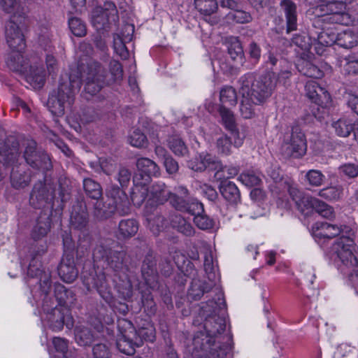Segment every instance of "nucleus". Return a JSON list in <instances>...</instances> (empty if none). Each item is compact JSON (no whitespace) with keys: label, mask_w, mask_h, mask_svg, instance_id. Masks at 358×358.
<instances>
[{"label":"nucleus","mask_w":358,"mask_h":358,"mask_svg":"<svg viewBox=\"0 0 358 358\" xmlns=\"http://www.w3.org/2000/svg\"><path fill=\"white\" fill-rule=\"evenodd\" d=\"M85 62L81 60L78 69L86 74L85 91L90 95L97 94L106 85L121 80L123 78L122 66L118 61L110 62L111 78H107L106 69L98 62L91 59H85Z\"/></svg>","instance_id":"1"},{"label":"nucleus","mask_w":358,"mask_h":358,"mask_svg":"<svg viewBox=\"0 0 358 358\" xmlns=\"http://www.w3.org/2000/svg\"><path fill=\"white\" fill-rule=\"evenodd\" d=\"M82 78L85 79V77L74 70L61 75L57 90L52 92L48 100V106L52 113L62 115L65 108L73 105L76 94L80 91Z\"/></svg>","instance_id":"2"},{"label":"nucleus","mask_w":358,"mask_h":358,"mask_svg":"<svg viewBox=\"0 0 358 358\" xmlns=\"http://www.w3.org/2000/svg\"><path fill=\"white\" fill-rule=\"evenodd\" d=\"M95 262H103V267L116 274L129 269V256L122 246L115 240L101 238L93 250Z\"/></svg>","instance_id":"3"},{"label":"nucleus","mask_w":358,"mask_h":358,"mask_svg":"<svg viewBox=\"0 0 358 358\" xmlns=\"http://www.w3.org/2000/svg\"><path fill=\"white\" fill-rule=\"evenodd\" d=\"M136 166L138 173L133 178L134 187L131 198L134 205L141 206L148 196V185L151 177H157L160 174L158 165L149 158L138 159Z\"/></svg>","instance_id":"4"},{"label":"nucleus","mask_w":358,"mask_h":358,"mask_svg":"<svg viewBox=\"0 0 358 358\" xmlns=\"http://www.w3.org/2000/svg\"><path fill=\"white\" fill-rule=\"evenodd\" d=\"M226 322L224 317L213 314L208 315L204 322L206 333L199 332L193 338V345L196 349L208 350L210 349L215 337L225 330Z\"/></svg>","instance_id":"5"},{"label":"nucleus","mask_w":358,"mask_h":358,"mask_svg":"<svg viewBox=\"0 0 358 358\" xmlns=\"http://www.w3.org/2000/svg\"><path fill=\"white\" fill-rule=\"evenodd\" d=\"M56 185L53 183L43 184L41 182L35 184L30 194V205L35 208L42 209L41 212H47L49 210L52 213Z\"/></svg>","instance_id":"6"},{"label":"nucleus","mask_w":358,"mask_h":358,"mask_svg":"<svg viewBox=\"0 0 358 358\" xmlns=\"http://www.w3.org/2000/svg\"><path fill=\"white\" fill-rule=\"evenodd\" d=\"M348 229V236L342 235L336 244V252L338 258L341 260L343 265L352 270L353 274L358 277V258L356 257L352 250L355 248L354 233Z\"/></svg>","instance_id":"7"},{"label":"nucleus","mask_w":358,"mask_h":358,"mask_svg":"<svg viewBox=\"0 0 358 358\" xmlns=\"http://www.w3.org/2000/svg\"><path fill=\"white\" fill-rule=\"evenodd\" d=\"M307 150L306 140L298 127L292 129L291 135L285 139L281 152L285 157L299 158L303 156Z\"/></svg>","instance_id":"8"},{"label":"nucleus","mask_w":358,"mask_h":358,"mask_svg":"<svg viewBox=\"0 0 358 358\" xmlns=\"http://www.w3.org/2000/svg\"><path fill=\"white\" fill-rule=\"evenodd\" d=\"M275 87V82L270 74L260 76L258 79L252 80L250 84V96L257 103H264L272 94Z\"/></svg>","instance_id":"9"},{"label":"nucleus","mask_w":358,"mask_h":358,"mask_svg":"<svg viewBox=\"0 0 358 358\" xmlns=\"http://www.w3.org/2000/svg\"><path fill=\"white\" fill-rule=\"evenodd\" d=\"M23 156L27 164L34 169L46 171L52 168L49 156L43 151L37 150L34 141L27 142Z\"/></svg>","instance_id":"10"},{"label":"nucleus","mask_w":358,"mask_h":358,"mask_svg":"<svg viewBox=\"0 0 358 358\" xmlns=\"http://www.w3.org/2000/svg\"><path fill=\"white\" fill-rule=\"evenodd\" d=\"M252 80V74L248 73L242 76L240 79L241 87L240 93L241 94V101L240 105V113L243 118L250 119L255 115V108L260 103H255L250 96V84Z\"/></svg>","instance_id":"11"},{"label":"nucleus","mask_w":358,"mask_h":358,"mask_svg":"<svg viewBox=\"0 0 358 358\" xmlns=\"http://www.w3.org/2000/svg\"><path fill=\"white\" fill-rule=\"evenodd\" d=\"M13 15L7 22L5 27V34L7 43L12 50L24 51L26 47L24 36L15 21Z\"/></svg>","instance_id":"12"},{"label":"nucleus","mask_w":358,"mask_h":358,"mask_svg":"<svg viewBox=\"0 0 358 358\" xmlns=\"http://www.w3.org/2000/svg\"><path fill=\"white\" fill-rule=\"evenodd\" d=\"M305 90L306 96L317 106L324 108L329 105L331 102L329 94L316 81H308L305 85Z\"/></svg>","instance_id":"13"},{"label":"nucleus","mask_w":358,"mask_h":358,"mask_svg":"<svg viewBox=\"0 0 358 358\" xmlns=\"http://www.w3.org/2000/svg\"><path fill=\"white\" fill-rule=\"evenodd\" d=\"M89 222L87 205L83 201H78L73 206L70 218L72 228L83 231L87 229Z\"/></svg>","instance_id":"14"},{"label":"nucleus","mask_w":358,"mask_h":358,"mask_svg":"<svg viewBox=\"0 0 358 358\" xmlns=\"http://www.w3.org/2000/svg\"><path fill=\"white\" fill-rule=\"evenodd\" d=\"M58 274L66 283H71L77 278L78 271L76 267L73 254H64L58 266Z\"/></svg>","instance_id":"15"},{"label":"nucleus","mask_w":358,"mask_h":358,"mask_svg":"<svg viewBox=\"0 0 358 358\" xmlns=\"http://www.w3.org/2000/svg\"><path fill=\"white\" fill-rule=\"evenodd\" d=\"M220 166V162L217 161L215 157L206 152H202L187 162V166L189 169L200 172L205 171L206 169L215 170Z\"/></svg>","instance_id":"16"},{"label":"nucleus","mask_w":358,"mask_h":358,"mask_svg":"<svg viewBox=\"0 0 358 358\" xmlns=\"http://www.w3.org/2000/svg\"><path fill=\"white\" fill-rule=\"evenodd\" d=\"M107 199L116 204L117 212L120 215L129 213V201L126 193L117 186H111L107 192Z\"/></svg>","instance_id":"17"},{"label":"nucleus","mask_w":358,"mask_h":358,"mask_svg":"<svg viewBox=\"0 0 358 358\" xmlns=\"http://www.w3.org/2000/svg\"><path fill=\"white\" fill-rule=\"evenodd\" d=\"M219 113L222 117V121L225 128L231 132L234 138V146L240 147L243 143V138L240 136L239 132L236 129L235 117L233 113L225 106H220Z\"/></svg>","instance_id":"18"},{"label":"nucleus","mask_w":358,"mask_h":358,"mask_svg":"<svg viewBox=\"0 0 358 358\" xmlns=\"http://www.w3.org/2000/svg\"><path fill=\"white\" fill-rule=\"evenodd\" d=\"M343 230L336 224L324 222H317L312 227L313 236L318 239H331L340 235Z\"/></svg>","instance_id":"19"},{"label":"nucleus","mask_w":358,"mask_h":358,"mask_svg":"<svg viewBox=\"0 0 358 358\" xmlns=\"http://www.w3.org/2000/svg\"><path fill=\"white\" fill-rule=\"evenodd\" d=\"M34 260L30 263L28 267V275L31 277H37L39 278L40 290L45 297L48 296L50 292L51 274L49 271H45L41 268L36 267L34 264Z\"/></svg>","instance_id":"20"},{"label":"nucleus","mask_w":358,"mask_h":358,"mask_svg":"<svg viewBox=\"0 0 358 358\" xmlns=\"http://www.w3.org/2000/svg\"><path fill=\"white\" fill-rule=\"evenodd\" d=\"M288 192L292 199L294 201L296 208L301 213H305L306 210L312 209L313 200L316 199L315 197L306 195L294 187L289 186Z\"/></svg>","instance_id":"21"},{"label":"nucleus","mask_w":358,"mask_h":358,"mask_svg":"<svg viewBox=\"0 0 358 358\" xmlns=\"http://www.w3.org/2000/svg\"><path fill=\"white\" fill-rule=\"evenodd\" d=\"M145 214L148 227L155 235L159 234V232L167 227L169 224L168 220L157 208H155L153 213H150L149 209L147 207Z\"/></svg>","instance_id":"22"},{"label":"nucleus","mask_w":358,"mask_h":358,"mask_svg":"<svg viewBox=\"0 0 358 358\" xmlns=\"http://www.w3.org/2000/svg\"><path fill=\"white\" fill-rule=\"evenodd\" d=\"M51 214L49 210L47 212H41L37 218L36 223L31 231L33 239H41L48 234L50 229Z\"/></svg>","instance_id":"23"},{"label":"nucleus","mask_w":358,"mask_h":358,"mask_svg":"<svg viewBox=\"0 0 358 358\" xmlns=\"http://www.w3.org/2000/svg\"><path fill=\"white\" fill-rule=\"evenodd\" d=\"M280 7L286 17L287 33H290L297 29L296 5L291 0H282Z\"/></svg>","instance_id":"24"},{"label":"nucleus","mask_w":358,"mask_h":358,"mask_svg":"<svg viewBox=\"0 0 358 358\" xmlns=\"http://www.w3.org/2000/svg\"><path fill=\"white\" fill-rule=\"evenodd\" d=\"M89 279H92L93 287L97 290L100 296L107 303H110L113 299V296L105 273L103 272L96 273L94 275Z\"/></svg>","instance_id":"25"},{"label":"nucleus","mask_w":358,"mask_h":358,"mask_svg":"<svg viewBox=\"0 0 358 358\" xmlns=\"http://www.w3.org/2000/svg\"><path fill=\"white\" fill-rule=\"evenodd\" d=\"M190 199L187 189L180 186L176 193H171L169 200L171 206L176 210L185 212L189 205Z\"/></svg>","instance_id":"26"},{"label":"nucleus","mask_w":358,"mask_h":358,"mask_svg":"<svg viewBox=\"0 0 358 358\" xmlns=\"http://www.w3.org/2000/svg\"><path fill=\"white\" fill-rule=\"evenodd\" d=\"M214 286L212 280L210 282L194 278L188 290V296L193 300H199L205 293L209 292Z\"/></svg>","instance_id":"27"},{"label":"nucleus","mask_w":358,"mask_h":358,"mask_svg":"<svg viewBox=\"0 0 358 358\" xmlns=\"http://www.w3.org/2000/svg\"><path fill=\"white\" fill-rule=\"evenodd\" d=\"M141 272L143 278L148 284L157 278V268L155 257L152 253H148L143 262Z\"/></svg>","instance_id":"28"},{"label":"nucleus","mask_w":358,"mask_h":358,"mask_svg":"<svg viewBox=\"0 0 358 358\" xmlns=\"http://www.w3.org/2000/svg\"><path fill=\"white\" fill-rule=\"evenodd\" d=\"M327 12L329 10H327ZM324 21L332 24H338L345 26L351 25L353 22L352 16L345 10H340L334 8V10H329V13H327L324 16Z\"/></svg>","instance_id":"29"},{"label":"nucleus","mask_w":358,"mask_h":358,"mask_svg":"<svg viewBox=\"0 0 358 358\" xmlns=\"http://www.w3.org/2000/svg\"><path fill=\"white\" fill-rule=\"evenodd\" d=\"M138 222L134 219L122 220L118 224L117 237L120 239L130 238L138 232Z\"/></svg>","instance_id":"30"},{"label":"nucleus","mask_w":358,"mask_h":358,"mask_svg":"<svg viewBox=\"0 0 358 358\" xmlns=\"http://www.w3.org/2000/svg\"><path fill=\"white\" fill-rule=\"evenodd\" d=\"M222 196L232 204H237L241 201V194L237 186L231 181L224 180L220 185Z\"/></svg>","instance_id":"31"},{"label":"nucleus","mask_w":358,"mask_h":358,"mask_svg":"<svg viewBox=\"0 0 358 358\" xmlns=\"http://www.w3.org/2000/svg\"><path fill=\"white\" fill-rule=\"evenodd\" d=\"M150 193V199L157 204H163L167 201L171 192L167 189L166 185L164 182H157L153 184L151 189H148V194Z\"/></svg>","instance_id":"32"},{"label":"nucleus","mask_w":358,"mask_h":358,"mask_svg":"<svg viewBox=\"0 0 358 358\" xmlns=\"http://www.w3.org/2000/svg\"><path fill=\"white\" fill-rule=\"evenodd\" d=\"M75 339L77 343L81 346L90 345L97 337L96 332L87 326L80 325L74 330Z\"/></svg>","instance_id":"33"},{"label":"nucleus","mask_w":358,"mask_h":358,"mask_svg":"<svg viewBox=\"0 0 358 358\" xmlns=\"http://www.w3.org/2000/svg\"><path fill=\"white\" fill-rule=\"evenodd\" d=\"M116 210L117 211L116 204L112 203L108 199L106 201L98 199L94 204V215L99 220L110 217Z\"/></svg>","instance_id":"34"},{"label":"nucleus","mask_w":358,"mask_h":358,"mask_svg":"<svg viewBox=\"0 0 358 358\" xmlns=\"http://www.w3.org/2000/svg\"><path fill=\"white\" fill-rule=\"evenodd\" d=\"M22 52L12 50L6 60V64L11 71L19 72L22 74L27 73L28 69V64L24 60L22 55Z\"/></svg>","instance_id":"35"},{"label":"nucleus","mask_w":358,"mask_h":358,"mask_svg":"<svg viewBox=\"0 0 358 358\" xmlns=\"http://www.w3.org/2000/svg\"><path fill=\"white\" fill-rule=\"evenodd\" d=\"M54 293L56 300L60 306H70L74 303L76 301L73 291L67 289L59 282L54 285Z\"/></svg>","instance_id":"36"},{"label":"nucleus","mask_w":358,"mask_h":358,"mask_svg":"<svg viewBox=\"0 0 358 358\" xmlns=\"http://www.w3.org/2000/svg\"><path fill=\"white\" fill-rule=\"evenodd\" d=\"M25 75L26 80L29 83L34 87H41L45 83V72L43 68L28 66L27 73Z\"/></svg>","instance_id":"37"},{"label":"nucleus","mask_w":358,"mask_h":358,"mask_svg":"<svg viewBox=\"0 0 358 358\" xmlns=\"http://www.w3.org/2000/svg\"><path fill=\"white\" fill-rule=\"evenodd\" d=\"M170 222L173 228L186 236H192L195 233L191 223L179 214L171 215Z\"/></svg>","instance_id":"38"},{"label":"nucleus","mask_w":358,"mask_h":358,"mask_svg":"<svg viewBox=\"0 0 358 358\" xmlns=\"http://www.w3.org/2000/svg\"><path fill=\"white\" fill-rule=\"evenodd\" d=\"M117 348L123 354L133 355L136 348L140 346L138 337L117 336L116 342Z\"/></svg>","instance_id":"39"},{"label":"nucleus","mask_w":358,"mask_h":358,"mask_svg":"<svg viewBox=\"0 0 358 358\" xmlns=\"http://www.w3.org/2000/svg\"><path fill=\"white\" fill-rule=\"evenodd\" d=\"M296 68L301 74L307 77L320 78L323 76V72L308 60L299 59L296 64Z\"/></svg>","instance_id":"40"},{"label":"nucleus","mask_w":358,"mask_h":358,"mask_svg":"<svg viewBox=\"0 0 358 358\" xmlns=\"http://www.w3.org/2000/svg\"><path fill=\"white\" fill-rule=\"evenodd\" d=\"M46 319L50 328L53 331H59L63 329L64 324V315L61 309L55 308L47 313Z\"/></svg>","instance_id":"41"},{"label":"nucleus","mask_w":358,"mask_h":358,"mask_svg":"<svg viewBox=\"0 0 358 358\" xmlns=\"http://www.w3.org/2000/svg\"><path fill=\"white\" fill-rule=\"evenodd\" d=\"M335 133L340 137H348L354 129V125L352 120L341 117L331 124Z\"/></svg>","instance_id":"42"},{"label":"nucleus","mask_w":358,"mask_h":358,"mask_svg":"<svg viewBox=\"0 0 358 358\" xmlns=\"http://www.w3.org/2000/svg\"><path fill=\"white\" fill-rule=\"evenodd\" d=\"M195 8L203 17H210L218 9L216 0H194Z\"/></svg>","instance_id":"43"},{"label":"nucleus","mask_w":358,"mask_h":358,"mask_svg":"<svg viewBox=\"0 0 358 358\" xmlns=\"http://www.w3.org/2000/svg\"><path fill=\"white\" fill-rule=\"evenodd\" d=\"M337 44L345 48H352L358 44V36L352 31L348 29L338 33Z\"/></svg>","instance_id":"44"},{"label":"nucleus","mask_w":358,"mask_h":358,"mask_svg":"<svg viewBox=\"0 0 358 358\" xmlns=\"http://www.w3.org/2000/svg\"><path fill=\"white\" fill-rule=\"evenodd\" d=\"M109 13L101 7L95 8L92 14V22L96 29H101L110 20Z\"/></svg>","instance_id":"45"},{"label":"nucleus","mask_w":358,"mask_h":358,"mask_svg":"<svg viewBox=\"0 0 358 358\" xmlns=\"http://www.w3.org/2000/svg\"><path fill=\"white\" fill-rule=\"evenodd\" d=\"M83 188L86 194L93 199L98 200L102 196L101 186L91 178L84 179Z\"/></svg>","instance_id":"46"},{"label":"nucleus","mask_w":358,"mask_h":358,"mask_svg":"<svg viewBox=\"0 0 358 358\" xmlns=\"http://www.w3.org/2000/svg\"><path fill=\"white\" fill-rule=\"evenodd\" d=\"M168 146L177 156H185L189 150L185 142L178 136H173L168 139Z\"/></svg>","instance_id":"47"},{"label":"nucleus","mask_w":358,"mask_h":358,"mask_svg":"<svg viewBox=\"0 0 358 358\" xmlns=\"http://www.w3.org/2000/svg\"><path fill=\"white\" fill-rule=\"evenodd\" d=\"M342 186H330L320 189L317 195L328 201H338L343 194Z\"/></svg>","instance_id":"48"},{"label":"nucleus","mask_w":358,"mask_h":358,"mask_svg":"<svg viewBox=\"0 0 358 358\" xmlns=\"http://www.w3.org/2000/svg\"><path fill=\"white\" fill-rule=\"evenodd\" d=\"M220 101L221 106H235L237 103L236 92L232 87H225L222 88L220 94Z\"/></svg>","instance_id":"49"},{"label":"nucleus","mask_w":358,"mask_h":358,"mask_svg":"<svg viewBox=\"0 0 358 358\" xmlns=\"http://www.w3.org/2000/svg\"><path fill=\"white\" fill-rule=\"evenodd\" d=\"M235 147L232 144L231 138L227 135H222L216 141V149L217 153L221 155L228 156L232 152V148Z\"/></svg>","instance_id":"50"},{"label":"nucleus","mask_w":358,"mask_h":358,"mask_svg":"<svg viewBox=\"0 0 358 358\" xmlns=\"http://www.w3.org/2000/svg\"><path fill=\"white\" fill-rule=\"evenodd\" d=\"M117 328L120 334L117 336L136 337L137 333L133 324L128 320L121 318L117 320Z\"/></svg>","instance_id":"51"},{"label":"nucleus","mask_w":358,"mask_h":358,"mask_svg":"<svg viewBox=\"0 0 358 358\" xmlns=\"http://www.w3.org/2000/svg\"><path fill=\"white\" fill-rule=\"evenodd\" d=\"M228 53L233 60L237 58L241 59L243 55V50L241 42L236 37L227 38Z\"/></svg>","instance_id":"52"},{"label":"nucleus","mask_w":358,"mask_h":358,"mask_svg":"<svg viewBox=\"0 0 358 358\" xmlns=\"http://www.w3.org/2000/svg\"><path fill=\"white\" fill-rule=\"evenodd\" d=\"M176 264L180 271L187 277H194L196 273L194 265L184 256H178Z\"/></svg>","instance_id":"53"},{"label":"nucleus","mask_w":358,"mask_h":358,"mask_svg":"<svg viewBox=\"0 0 358 358\" xmlns=\"http://www.w3.org/2000/svg\"><path fill=\"white\" fill-rule=\"evenodd\" d=\"M312 209H314L323 217L331 219L334 217L333 208L317 198L315 200H313V206Z\"/></svg>","instance_id":"54"},{"label":"nucleus","mask_w":358,"mask_h":358,"mask_svg":"<svg viewBox=\"0 0 358 358\" xmlns=\"http://www.w3.org/2000/svg\"><path fill=\"white\" fill-rule=\"evenodd\" d=\"M11 183L15 188H23L27 186L31 181V176L27 172L20 173L13 171L11 173Z\"/></svg>","instance_id":"55"},{"label":"nucleus","mask_w":358,"mask_h":358,"mask_svg":"<svg viewBox=\"0 0 358 358\" xmlns=\"http://www.w3.org/2000/svg\"><path fill=\"white\" fill-rule=\"evenodd\" d=\"M318 1L321 3L327 2L326 5L320 6L321 10H324V8L327 10H334V8L345 10L347 6L351 4L354 0H318Z\"/></svg>","instance_id":"56"},{"label":"nucleus","mask_w":358,"mask_h":358,"mask_svg":"<svg viewBox=\"0 0 358 358\" xmlns=\"http://www.w3.org/2000/svg\"><path fill=\"white\" fill-rule=\"evenodd\" d=\"M338 33L333 31L332 30H324L322 31L318 35L317 40L318 43L324 46H331L334 43L337 44Z\"/></svg>","instance_id":"57"},{"label":"nucleus","mask_w":358,"mask_h":358,"mask_svg":"<svg viewBox=\"0 0 358 358\" xmlns=\"http://www.w3.org/2000/svg\"><path fill=\"white\" fill-rule=\"evenodd\" d=\"M238 180L245 186L253 187L258 185L261 179L252 171L243 172L238 177Z\"/></svg>","instance_id":"58"},{"label":"nucleus","mask_w":358,"mask_h":358,"mask_svg":"<svg viewBox=\"0 0 358 358\" xmlns=\"http://www.w3.org/2000/svg\"><path fill=\"white\" fill-rule=\"evenodd\" d=\"M69 26L71 32L76 36L82 37L86 34L85 24L78 17H71Z\"/></svg>","instance_id":"59"},{"label":"nucleus","mask_w":358,"mask_h":358,"mask_svg":"<svg viewBox=\"0 0 358 358\" xmlns=\"http://www.w3.org/2000/svg\"><path fill=\"white\" fill-rule=\"evenodd\" d=\"M306 178L310 185L320 187L323 184L325 176L320 171L312 169L306 173Z\"/></svg>","instance_id":"60"},{"label":"nucleus","mask_w":358,"mask_h":358,"mask_svg":"<svg viewBox=\"0 0 358 358\" xmlns=\"http://www.w3.org/2000/svg\"><path fill=\"white\" fill-rule=\"evenodd\" d=\"M127 41H124L120 35L115 34L113 36V48L115 51L117 55H119L121 58L127 59L129 56V51L125 45V43Z\"/></svg>","instance_id":"61"},{"label":"nucleus","mask_w":358,"mask_h":358,"mask_svg":"<svg viewBox=\"0 0 358 358\" xmlns=\"http://www.w3.org/2000/svg\"><path fill=\"white\" fill-rule=\"evenodd\" d=\"M2 157L5 164L7 166H14L17 164L20 155L18 149L13 147L3 151Z\"/></svg>","instance_id":"62"},{"label":"nucleus","mask_w":358,"mask_h":358,"mask_svg":"<svg viewBox=\"0 0 358 358\" xmlns=\"http://www.w3.org/2000/svg\"><path fill=\"white\" fill-rule=\"evenodd\" d=\"M218 169L219 170L215 175V176L218 179H228L234 178L237 176L239 172V168L238 166H225L222 167L220 165Z\"/></svg>","instance_id":"63"},{"label":"nucleus","mask_w":358,"mask_h":358,"mask_svg":"<svg viewBox=\"0 0 358 358\" xmlns=\"http://www.w3.org/2000/svg\"><path fill=\"white\" fill-rule=\"evenodd\" d=\"M194 222L195 224L202 230L211 229L214 226V220L204 212L194 216Z\"/></svg>","instance_id":"64"}]
</instances>
